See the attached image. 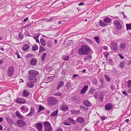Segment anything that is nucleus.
<instances>
[{
  "instance_id": "obj_1",
  "label": "nucleus",
  "mask_w": 131,
  "mask_h": 131,
  "mask_svg": "<svg viewBox=\"0 0 131 131\" xmlns=\"http://www.w3.org/2000/svg\"><path fill=\"white\" fill-rule=\"evenodd\" d=\"M90 49L88 46L83 45L78 50V53L80 55H86L88 54L90 52Z\"/></svg>"
},
{
  "instance_id": "obj_2",
  "label": "nucleus",
  "mask_w": 131,
  "mask_h": 131,
  "mask_svg": "<svg viewBox=\"0 0 131 131\" xmlns=\"http://www.w3.org/2000/svg\"><path fill=\"white\" fill-rule=\"evenodd\" d=\"M29 73L30 75L29 77V80L36 82L37 80L36 77L38 75V72L35 70H31L29 71Z\"/></svg>"
},
{
  "instance_id": "obj_3",
  "label": "nucleus",
  "mask_w": 131,
  "mask_h": 131,
  "mask_svg": "<svg viewBox=\"0 0 131 131\" xmlns=\"http://www.w3.org/2000/svg\"><path fill=\"white\" fill-rule=\"evenodd\" d=\"M44 131H52L53 128L50 123L48 122H45L43 123Z\"/></svg>"
},
{
  "instance_id": "obj_4",
  "label": "nucleus",
  "mask_w": 131,
  "mask_h": 131,
  "mask_svg": "<svg viewBox=\"0 0 131 131\" xmlns=\"http://www.w3.org/2000/svg\"><path fill=\"white\" fill-rule=\"evenodd\" d=\"M58 100L56 99L54 97H49L48 100V103L50 105H55L57 104Z\"/></svg>"
},
{
  "instance_id": "obj_5",
  "label": "nucleus",
  "mask_w": 131,
  "mask_h": 131,
  "mask_svg": "<svg viewBox=\"0 0 131 131\" xmlns=\"http://www.w3.org/2000/svg\"><path fill=\"white\" fill-rule=\"evenodd\" d=\"M14 71V68L13 66L9 67L8 69L7 73L9 77L11 76L13 74Z\"/></svg>"
},
{
  "instance_id": "obj_6",
  "label": "nucleus",
  "mask_w": 131,
  "mask_h": 131,
  "mask_svg": "<svg viewBox=\"0 0 131 131\" xmlns=\"http://www.w3.org/2000/svg\"><path fill=\"white\" fill-rule=\"evenodd\" d=\"M113 23L117 29H121L122 28L121 23L118 21L115 20L114 21Z\"/></svg>"
},
{
  "instance_id": "obj_7",
  "label": "nucleus",
  "mask_w": 131,
  "mask_h": 131,
  "mask_svg": "<svg viewBox=\"0 0 131 131\" xmlns=\"http://www.w3.org/2000/svg\"><path fill=\"white\" fill-rule=\"evenodd\" d=\"M16 102L18 103L22 104L26 103V100L25 99L19 97L17 99Z\"/></svg>"
},
{
  "instance_id": "obj_8",
  "label": "nucleus",
  "mask_w": 131,
  "mask_h": 131,
  "mask_svg": "<svg viewBox=\"0 0 131 131\" xmlns=\"http://www.w3.org/2000/svg\"><path fill=\"white\" fill-rule=\"evenodd\" d=\"M17 125L20 127H22L25 125V122L22 120H17Z\"/></svg>"
},
{
  "instance_id": "obj_9",
  "label": "nucleus",
  "mask_w": 131,
  "mask_h": 131,
  "mask_svg": "<svg viewBox=\"0 0 131 131\" xmlns=\"http://www.w3.org/2000/svg\"><path fill=\"white\" fill-rule=\"evenodd\" d=\"M35 127L38 131H41L42 127L43 125L41 123H38L35 125Z\"/></svg>"
},
{
  "instance_id": "obj_10",
  "label": "nucleus",
  "mask_w": 131,
  "mask_h": 131,
  "mask_svg": "<svg viewBox=\"0 0 131 131\" xmlns=\"http://www.w3.org/2000/svg\"><path fill=\"white\" fill-rule=\"evenodd\" d=\"M126 48V44L124 43H122L119 46V49L121 52H123L125 49Z\"/></svg>"
},
{
  "instance_id": "obj_11",
  "label": "nucleus",
  "mask_w": 131,
  "mask_h": 131,
  "mask_svg": "<svg viewBox=\"0 0 131 131\" xmlns=\"http://www.w3.org/2000/svg\"><path fill=\"white\" fill-rule=\"evenodd\" d=\"M37 63V60L35 58H32L30 61V64L32 66H35Z\"/></svg>"
},
{
  "instance_id": "obj_12",
  "label": "nucleus",
  "mask_w": 131,
  "mask_h": 131,
  "mask_svg": "<svg viewBox=\"0 0 131 131\" xmlns=\"http://www.w3.org/2000/svg\"><path fill=\"white\" fill-rule=\"evenodd\" d=\"M111 46L113 50L116 51L117 50V45L116 42H112Z\"/></svg>"
},
{
  "instance_id": "obj_13",
  "label": "nucleus",
  "mask_w": 131,
  "mask_h": 131,
  "mask_svg": "<svg viewBox=\"0 0 131 131\" xmlns=\"http://www.w3.org/2000/svg\"><path fill=\"white\" fill-rule=\"evenodd\" d=\"M30 112L26 115V116L27 117H30L32 116L35 112V110L34 109L33 107H31L30 109Z\"/></svg>"
},
{
  "instance_id": "obj_14",
  "label": "nucleus",
  "mask_w": 131,
  "mask_h": 131,
  "mask_svg": "<svg viewBox=\"0 0 131 131\" xmlns=\"http://www.w3.org/2000/svg\"><path fill=\"white\" fill-rule=\"evenodd\" d=\"M88 86L87 85L84 86L81 90V93L82 94H84L88 90Z\"/></svg>"
},
{
  "instance_id": "obj_15",
  "label": "nucleus",
  "mask_w": 131,
  "mask_h": 131,
  "mask_svg": "<svg viewBox=\"0 0 131 131\" xmlns=\"http://www.w3.org/2000/svg\"><path fill=\"white\" fill-rule=\"evenodd\" d=\"M71 114L72 115H76L79 114L80 113V110H75L74 109H72L71 111Z\"/></svg>"
},
{
  "instance_id": "obj_16",
  "label": "nucleus",
  "mask_w": 131,
  "mask_h": 131,
  "mask_svg": "<svg viewBox=\"0 0 131 131\" xmlns=\"http://www.w3.org/2000/svg\"><path fill=\"white\" fill-rule=\"evenodd\" d=\"M30 48L29 45L27 44H25L23 46L22 48L23 51H25L28 50Z\"/></svg>"
},
{
  "instance_id": "obj_17",
  "label": "nucleus",
  "mask_w": 131,
  "mask_h": 131,
  "mask_svg": "<svg viewBox=\"0 0 131 131\" xmlns=\"http://www.w3.org/2000/svg\"><path fill=\"white\" fill-rule=\"evenodd\" d=\"M112 107V105L109 103H107L105 105V108L106 110H111Z\"/></svg>"
},
{
  "instance_id": "obj_18",
  "label": "nucleus",
  "mask_w": 131,
  "mask_h": 131,
  "mask_svg": "<svg viewBox=\"0 0 131 131\" xmlns=\"http://www.w3.org/2000/svg\"><path fill=\"white\" fill-rule=\"evenodd\" d=\"M72 100L74 102L76 103H78L81 100V98L79 97H73L72 98Z\"/></svg>"
},
{
  "instance_id": "obj_19",
  "label": "nucleus",
  "mask_w": 131,
  "mask_h": 131,
  "mask_svg": "<svg viewBox=\"0 0 131 131\" xmlns=\"http://www.w3.org/2000/svg\"><path fill=\"white\" fill-rule=\"evenodd\" d=\"M16 116L19 118L21 119H23L24 116L21 115L19 112L18 111H16Z\"/></svg>"
},
{
  "instance_id": "obj_20",
  "label": "nucleus",
  "mask_w": 131,
  "mask_h": 131,
  "mask_svg": "<svg viewBox=\"0 0 131 131\" xmlns=\"http://www.w3.org/2000/svg\"><path fill=\"white\" fill-rule=\"evenodd\" d=\"M84 104L87 107H90L91 106V104L90 102L88 100H86L83 102Z\"/></svg>"
},
{
  "instance_id": "obj_21",
  "label": "nucleus",
  "mask_w": 131,
  "mask_h": 131,
  "mask_svg": "<svg viewBox=\"0 0 131 131\" xmlns=\"http://www.w3.org/2000/svg\"><path fill=\"white\" fill-rule=\"evenodd\" d=\"M76 121L79 123H84L85 122V120L83 117H79L77 119Z\"/></svg>"
},
{
  "instance_id": "obj_22",
  "label": "nucleus",
  "mask_w": 131,
  "mask_h": 131,
  "mask_svg": "<svg viewBox=\"0 0 131 131\" xmlns=\"http://www.w3.org/2000/svg\"><path fill=\"white\" fill-rule=\"evenodd\" d=\"M61 109L63 111H67L68 109L67 105H62L60 107Z\"/></svg>"
},
{
  "instance_id": "obj_23",
  "label": "nucleus",
  "mask_w": 131,
  "mask_h": 131,
  "mask_svg": "<svg viewBox=\"0 0 131 131\" xmlns=\"http://www.w3.org/2000/svg\"><path fill=\"white\" fill-rule=\"evenodd\" d=\"M35 82L30 81L29 82L27 83V85L28 87L32 88L33 87L34 85V83Z\"/></svg>"
},
{
  "instance_id": "obj_24",
  "label": "nucleus",
  "mask_w": 131,
  "mask_h": 131,
  "mask_svg": "<svg viewBox=\"0 0 131 131\" xmlns=\"http://www.w3.org/2000/svg\"><path fill=\"white\" fill-rule=\"evenodd\" d=\"M23 95L24 97L28 96L29 95V91L26 90H24L23 92Z\"/></svg>"
},
{
  "instance_id": "obj_25",
  "label": "nucleus",
  "mask_w": 131,
  "mask_h": 131,
  "mask_svg": "<svg viewBox=\"0 0 131 131\" xmlns=\"http://www.w3.org/2000/svg\"><path fill=\"white\" fill-rule=\"evenodd\" d=\"M64 83V82L63 81H62L60 82L58 84L57 89V90H59L61 87L63 85Z\"/></svg>"
},
{
  "instance_id": "obj_26",
  "label": "nucleus",
  "mask_w": 131,
  "mask_h": 131,
  "mask_svg": "<svg viewBox=\"0 0 131 131\" xmlns=\"http://www.w3.org/2000/svg\"><path fill=\"white\" fill-rule=\"evenodd\" d=\"M111 21V19L108 17H106L104 19V21L106 23H110Z\"/></svg>"
},
{
  "instance_id": "obj_27",
  "label": "nucleus",
  "mask_w": 131,
  "mask_h": 131,
  "mask_svg": "<svg viewBox=\"0 0 131 131\" xmlns=\"http://www.w3.org/2000/svg\"><path fill=\"white\" fill-rule=\"evenodd\" d=\"M6 119L8 123H11L13 122V121L10 116H7L6 118Z\"/></svg>"
},
{
  "instance_id": "obj_28",
  "label": "nucleus",
  "mask_w": 131,
  "mask_h": 131,
  "mask_svg": "<svg viewBox=\"0 0 131 131\" xmlns=\"http://www.w3.org/2000/svg\"><path fill=\"white\" fill-rule=\"evenodd\" d=\"M40 42L41 45L43 46H45L46 43L45 40L41 38L40 40Z\"/></svg>"
},
{
  "instance_id": "obj_29",
  "label": "nucleus",
  "mask_w": 131,
  "mask_h": 131,
  "mask_svg": "<svg viewBox=\"0 0 131 131\" xmlns=\"http://www.w3.org/2000/svg\"><path fill=\"white\" fill-rule=\"evenodd\" d=\"M69 56H66L64 55L62 56L63 59L64 61H67L69 59Z\"/></svg>"
},
{
  "instance_id": "obj_30",
  "label": "nucleus",
  "mask_w": 131,
  "mask_h": 131,
  "mask_svg": "<svg viewBox=\"0 0 131 131\" xmlns=\"http://www.w3.org/2000/svg\"><path fill=\"white\" fill-rule=\"evenodd\" d=\"M93 39L96 42L99 44L100 43V41L99 37L98 36H95L93 37Z\"/></svg>"
},
{
  "instance_id": "obj_31",
  "label": "nucleus",
  "mask_w": 131,
  "mask_h": 131,
  "mask_svg": "<svg viewBox=\"0 0 131 131\" xmlns=\"http://www.w3.org/2000/svg\"><path fill=\"white\" fill-rule=\"evenodd\" d=\"M58 113V110H57L54 112H52L50 115L51 116H56Z\"/></svg>"
},
{
  "instance_id": "obj_32",
  "label": "nucleus",
  "mask_w": 131,
  "mask_h": 131,
  "mask_svg": "<svg viewBox=\"0 0 131 131\" xmlns=\"http://www.w3.org/2000/svg\"><path fill=\"white\" fill-rule=\"evenodd\" d=\"M125 62L124 61L121 62L119 64L120 67L122 68H123L125 66Z\"/></svg>"
},
{
  "instance_id": "obj_33",
  "label": "nucleus",
  "mask_w": 131,
  "mask_h": 131,
  "mask_svg": "<svg viewBox=\"0 0 131 131\" xmlns=\"http://www.w3.org/2000/svg\"><path fill=\"white\" fill-rule=\"evenodd\" d=\"M47 54V53H43L41 57V59L42 61V62H43L45 60V57L46 56Z\"/></svg>"
},
{
  "instance_id": "obj_34",
  "label": "nucleus",
  "mask_w": 131,
  "mask_h": 131,
  "mask_svg": "<svg viewBox=\"0 0 131 131\" xmlns=\"http://www.w3.org/2000/svg\"><path fill=\"white\" fill-rule=\"evenodd\" d=\"M67 119L69 122L70 123H72L73 124H75V123L73 119L71 118H69Z\"/></svg>"
},
{
  "instance_id": "obj_35",
  "label": "nucleus",
  "mask_w": 131,
  "mask_h": 131,
  "mask_svg": "<svg viewBox=\"0 0 131 131\" xmlns=\"http://www.w3.org/2000/svg\"><path fill=\"white\" fill-rule=\"evenodd\" d=\"M24 37V35L22 34L21 33L19 32L18 35V37L19 38H20V39L21 40H22L23 39Z\"/></svg>"
},
{
  "instance_id": "obj_36",
  "label": "nucleus",
  "mask_w": 131,
  "mask_h": 131,
  "mask_svg": "<svg viewBox=\"0 0 131 131\" xmlns=\"http://www.w3.org/2000/svg\"><path fill=\"white\" fill-rule=\"evenodd\" d=\"M104 77L105 79L108 81L109 82L110 81V79L109 76L106 74H105L104 75Z\"/></svg>"
},
{
  "instance_id": "obj_37",
  "label": "nucleus",
  "mask_w": 131,
  "mask_h": 131,
  "mask_svg": "<svg viewBox=\"0 0 131 131\" xmlns=\"http://www.w3.org/2000/svg\"><path fill=\"white\" fill-rule=\"evenodd\" d=\"M68 121V120L67 119V120L64 121V122L63 123L65 125H71V124H70V123Z\"/></svg>"
},
{
  "instance_id": "obj_38",
  "label": "nucleus",
  "mask_w": 131,
  "mask_h": 131,
  "mask_svg": "<svg viewBox=\"0 0 131 131\" xmlns=\"http://www.w3.org/2000/svg\"><path fill=\"white\" fill-rule=\"evenodd\" d=\"M38 49V46L36 45L33 46L32 47V50L34 51Z\"/></svg>"
},
{
  "instance_id": "obj_39",
  "label": "nucleus",
  "mask_w": 131,
  "mask_h": 131,
  "mask_svg": "<svg viewBox=\"0 0 131 131\" xmlns=\"http://www.w3.org/2000/svg\"><path fill=\"white\" fill-rule=\"evenodd\" d=\"M45 50L46 49L44 47L41 46H40L39 52L40 53H41L42 51H45Z\"/></svg>"
},
{
  "instance_id": "obj_40",
  "label": "nucleus",
  "mask_w": 131,
  "mask_h": 131,
  "mask_svg": "<svg viewBox=\"0 0 131 131\" xmlns=\"http://www.w3.org/2000/svg\"><path fill=\"white\" fill-rule=\"evenodd\" d=\"M126 29L127 30H129L131 29V24H126Z\"/></svg>"
},
{
  "instance_id": "obj_41",
  "label": "nucleus",
  "mask_w": 131,
  "mask_h": 131,
  "mask_svg": "<svg viewBox=\"0 0 131 131\" xmlns=\"http://www.w3.org/2000/svg\"><path fill=\"white\" fill-rule=\"evenodd\" d=\"M47 46L49 48H50L52 46V45L49 41H48L46 43Z\"/></svg>"
},
{
  "instance_id": "obj_42",
  "label": "nucleus",
  "mask_w": 131,
  "mask_h": 131,
  "mask_svg": "<svg viewBox=\"0 0 131 131\" xmlns=\"http://www.w3.org/2000/svg\"><path fill=\"white\" fill-rule=\"evenodd\" d=\"M92 82L93 84L96 85L97 84V80L96 79H94L92 80Z\"/></svg>"
},
{
  "instance_id": "obj_43",
  "label": "nucleus",
  "mask_w": 131,
  "mask_h": 131,
  "mask_svg": "<svg viewBox=\"0 0 131 131\" xmlns=\"http://www.w3.org/2000/svg\"><path fill=\"white\" fill-rule=\"evenodd\" d=\"M127 87L128 88H129L131 87V80H128L127 82Z\"/></svg>"
},
{
  "instance_id": "obj_44",
  "label": "nucleus",
  "mask_w": 131,
  "mask_h": 131,
  "mask_svg": "<svg viewBox=\"0 0 131 131\" xmlns=\"http://www.w3.org/2000/svg\"><path fill=\"white\" fill-rule=\"evenodd\" d=\"M86 41L88 43H90L91 44L92 43V40L91 39H85Z\"/></svg>"
},
{
  "instance_id": "obj_45",
  "label": "nucleus",
  "mask_w": 131,
  "mask_h": 131,
  "mask_svg": "<svg viewBox=\"0 0 131 131\" xmlns=\"http://www.w3.org/2000/svg\"><path fill=\"white\" fill-rule=\"evenodd\" d=\"M100 25L102 26H106L105 23L101 21H100Z\"/></svg>"
},
{
  "instance_id": "obj_46",
  "label": "nucleus",
  "mask_w": 131,
  "mask_h": 131,
  "mask_svg": "<svg viewBox=\"0 0 131 131\" xmlns=\"http://www.w3.org/2000/svg\"><path fill=\"white\" fill-rule=\"evenodd\" d=\"M54 17H52L51 18H50L49 19H47L46 20V21L47 22H50L52 21Z\"/></svg>"
},
{
  "instance_id": "obj_47",
  "label": "nucleus",
  "mask_w": 131,
  "mask_h": 131,
  "mask_svg": "<svg viewBox=\"0 0 131 131\" xmlns=\"http://www.w3.org/2000/svg\"><path fill=\"white\" fill-rule=\"evenodd\" d=\"M44 109V107L42 105L39 106L38 109H39L41 111Z\"/></svg>"
},
{
  "instance_id": "obj_48",
  "label": "nucleus",
  "mask_w": 131,
  "mask_h": 131,
  "mask_svg": "<svg viewBox=\"0 0 131 131\" xmlns=\"http://www.w3.org/2000/svg\"><path fill=\"white\" fill-rule=\"evenodd\" d=\"M54 95L59 96H60L61 95V93L59 92L56 93Z\"/></svg>"
},
{
  "instance_id": "obj_49",
  "label": "nucleus",
  "mask_w": 131,
  "mask_h": 131,
  "mask_svg": "<svg viewBox=\"0 0 131 131\" xmlns=\"http://www.w3.org/2000/svg\"><path fill=\"white\" fill-rule=\"evenodd\" d=\"M15 54L17 55V58H20V56L18 52L17 51L15 53Z\"/></svg>"
},
{
  "instance_id": "obj_50",
  "label": "nucleus",
  "mask_w": 131,
  "mask_h": 131,
  "mask_svg": "<svg viewBox=\"0 0 131 131\" xmlns=\"http://www.w3.org/2000/svg\"><path fill=\"white\" fill-rule=\"evenodd\" d=\"M86 57L88 60H90L92 59V55L91 54H90L88 56Z\"/></svg>"
},
{
  "instance_id": "obj_51",
  "label": "nucleus",
  "mask_w": 131,
  "mask_h": 131,
  "mask_svg": "<svg viewBox=\"0 0 131 131\" xmlns=\"http://www.w3.org/2000/svg\"><path fill=\"white\" fill-rule=\"evenodd\" d=\"M108 61L109 62L110 64L111 65L113 64V61H112V59H109L108 60Z\"/></svg>"
},
{
  "instance_id": "obj_52",
  "label": "nucleus",
  "mask_w": 131,
  "mask_h": 131,
  "mask_svg": "<svg viewBox=\"0 0 131 131\" xmlns=\"http://www.w3.org/2000/svg\"><path fill=\"white\" fill-rule=\"evenodd\" d=\"M98 93L97 92H96L94 94V97L95 98L97 99V96L98 95Z\"/></svg>"
},
{
  "instance_id": "obj_53",
  "label": "nucleus",
  "mask_w": 131,
  "mask_h": 131,
  "mask_svg": "<svg viewBox=\"0 0 131 131\" xmlns=\"http://www.w3.org/2000/svg\"><path fill=\"white\" fill-rule=\"evenodd\" d=\"M39 36H40V34H38L37 35V36L36 37V38H37V42L38 43H39V40L38 38H39Z\"/></svg>"
},
{
  "instance_id": "obj_54",
  "label": "nucleus",
  "mask_w": 131,
  "mask_h": 131,
  "mask_svg": "<svg viewBox=\"0 0 131 131\" xmlns=\"http://www.w3.org/2000/svg\"><path fill=\"white\" fill-rule=\"evenodd\" d=\"M122 93L124 95L126 96H127L128 95V94L126 93V92L125 91H122Z\"/></svg>"
},
{
  "instance_id": "obj_55",
  "label": "nucleus",
  "mask_w": 131,
  "mask_h": 131,
  "mask_svg": "<svg viewBox=\"0 0 131 131\" xmlns=\"http://www.w3.org/2000/svg\"><path fill=\"white\" fill-rule=\"evenodd\" d=\"M118 56H119L120 57V58L122 59H123L124 58V57L121 54H118Z\"/></svg>"
},
{
  "instance_id": "obj_56",
  "label": "nucleus",
  "mask_w": 131,
  "mask_h": 131,
  "mask_svg": "<svg viewBox=\"0 0 131 131\" xmlns=\"http://www.w3.org/2000/svg\"><path fill=\"white\" fill-rule=\"evenodd\" d=\"M25 107L26 106H22L21 107V109L22 110H24V111L25 110Z\"/></svg>"
},
{
  "instance_id": "obj_57",
  "label": "nucleus",
  "mask_w": 131,
  "mask_h": 131,
  "mask_svg": "<svg viewBox=\"0 0 131 131\" xmlns=\"http://www.w3.org/2000/svg\"><path fill=\"white\" fill-rule=\"evenodd\" d=\"M80 109H81L82 110H83L84 109H85V107L84 106H82V105L80 106Z\"/></svg>"
},
{
  "instance_id": "obj_58",
  "label": "nucleus",
  "mask_w": 131,
  "mask_h": 131,
  "mask_svg": "<svg viewBox=\"0 0 131 131\" xmlns=\"http://www.w3.org/2000/svg\"><path fill=\"white\" fill-rule=\"evenodd\" d=\"M115 87L113 85H111L110 86V88L112 90H114V89Z\"/></svg>"
},
{
  "instance_id": "obj_59",
  "label": "nucleus",
  "mask_w": 131,
  "mask_h": 131,
  "mask_svg": "<svg viewBox=\"0 0 131 131\" xmlns=\"http://www.w3.org/2000/svg\"><path fill=\"white\" fill-rule=\"evenodd\" d=\"M101 118L102 120H104L106 119V118L105 116L101 117Z\"/></svg>"
},
{
  "instance_id": "obj_60",
  "label": "nucleus",
  "mask_w": 131,
  "mask_h": 131,
  "mask_svg": "<svg viewBox=\"0 0 131 131\" xmlns=\"http://www.w3.org/2000/svg\"><path fill=\"white\" fill-rule=\"evenodd\" d=\"M56 131H63L62 129L61 128H59L57 129Z\"/></svg>"
},
{
  "instance_id": "obj_61",
  "label": "nucleus",
  "mask_w": 131,
  "mask_h": 131,
  "mask_svg": "<svg viewBox=\"0 0 131 131\" xmlns=\"http://www.w3.org/2000/svg\"><path fill=\"white\" fill-rule=\"evenodd\" d=\"M109 54V53H107L105 55V56L106 59H107V56H108Z\"/></svg>"
},
{
  "instance_id": "obj_62",
  "label": "nucleus",
  "mask_w": 131,
  "mask_h": 131,
  "mask_svg": "<svg viewBox=\"0 0 131 131\" xmlns=\"http://www.w3.org/2000/svg\"><path fill=\"white\" fill-rule=\"evenodd\" d=\"M28 17H27L24 19V21L25 22L26 21L28 20Z\"/></svg>"
},
{
  "instance_id": "obj_63",
  "label": "nucleus",
  "mask_w": 131,
  "mask_h": 131,
  "mask_svg": "<svg viewBox=\"0 0 131 131\" xmlns=\"http://www.w3.org/2000/svg\"><path fill=\"white\" fill-rule=\"evenodd\" d=\"M104 50H107L108 48V47L106 46H104Z\"/></svg>"
},
{
  "instance_id": "obj_64",
  "label": "nucleus",
  "mask_w": 131,
  "mask_h": 131,
  "mask_svg": "<svg viewBox=\"0 0 131 131\" xmlns=\"http://www.w3.org/2000/svg\"><path fill=\"white\" fill-rule=\"evenodd\" d=\"M83 59L85 61H86L87 60H88L86 57H84Z\"/></svg>"
}]
</instances>
